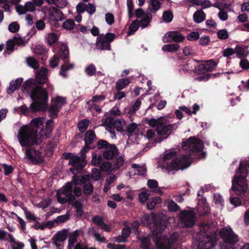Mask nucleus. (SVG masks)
Segmentation results:
<instances>
[{
    "label": "nucleus",
    "instance_id": "55",
    "mask_svg": "<svg viewBox=\"0 0 249 249\" xmlns=\"http://www.w3.org/2000/svg\"><path fill=\"white\" fill-rule=\"evenodd\" d=\"M199 34L198 32H193L188 34L187 36V38L189 41H194L198 39Z\"/></svg>",
    "mask_w": 249,
    "mask_h": 249
},
{
    "label": "nucleus",
    "instance_id": "64",
    "mask_svg": "<svg viewBox=\"0 0 249 249\" xmlns=\"http://www.w3.org/2000/svg\"><path fill=\"white\" fill-rule=\"evenodd\" d=\"M16 10L19 15L24 14L27 12L25 8V5H17L16 6Z\"/></svg>",
    "mask_w": 249,
    "mask_h": 249
},
{
    "label": "nucleus",
    "instance_id": "54",
    "mask_svg": "<svg viewBox=\"0 0 249 249\" xmlns=\"http://www.w3.org/2000/svg\"><path fill=\"white\" fill-rule=\"evenodd\" d=\"M150 194L148 191L142 192L139 194V199L140 202L144 203L148 199Z\"/></svg>",
    "mask_w": 249,
    "mask_h": 249
},
{
    "label": "nucleus",
    "instance_id": "44",
    "mask_svg": "<svg viewBox=\"0 0 249 249\" xmlns=\"http://www.w3.org/2000/svg\"><path fill=\"white\" fill-rule=\"evenodd\" d=\"M124 165V160L122 156L118 157L113 164L114 170H116L121 167H123Z\"/></svg>",
    "mask_w": 249,
    "mask_h": 249
},
{
    "label": "nucleus",
    "instance_id": "15",
    "mask_svg": "<svg viewBox=\"0 0 249 249\" xmlns=\"http://www.w3.org/2000/svg\"><path fill=\"white\" fill-rule=\"evenodd\" d=\"M185 37L178 31H172L167 32L163 36L162 41L164 43L175 42H182Z\"/></svg>",
    "mask_w": 249,
    "mask_h": 249
},
{
    "label": "nucleus",
    "instance_id": "57",
    "mask_svg": "<svg viewBox=\"0 0 249 249\" xmlns=\"http://www.w3.org/2000/svg\"><path fill=\"white\" fill-rule=\"evenodd\" d=\"M19 29V26L16 22L11 23L8 26V30L10 32L16 33Z\"/></svg>",
    "mask_w": 249,
    "mask_h": 249
},
{
    "label": "nucleus",
    "instance_id": "16",
    "mask_svg": "<svg viewBox=\"0 0 249 249\" xmlns=\"http://www.w3.org/2000/svg\"><path fill=\"white\" fill-rule=\"evenodd\" d=\"M69 55L68 48L66 45H62L58 51V55H54V56L50 60V64L52 68L56 67L59 61L60 56L62 59H66Z\"/></svg>",
    "mask_w": 249,
    "mask_h": 249
},
{
    "label": "nucleus",
    "instance_id": "39",
    "mask_svg": "<svg viewBox=\"0 0 249 249\" xmlns=\"http://www.w3.org/2000/svg\"><path fill=\"white\" fill-rule=\"evenodd\" d=\"M114 127L118 131H124L126 127V124L124 120L118 119L113 123Z\"/></svg>",
    "mask_w": 249,
    "mask_h": 249
},
{
    "label": "nucleus",
    "instance_id": "24",
    "mask_svg": "<svg viewBox=\"0 0 249 249\" xmlns=\"http://www.w3.org/2000/svg\"><path fill=\"white\" fill-rule=\"evenodd\" d=\"M96 44V48L98 49L102 50H110V45L108 43V42L106 40L105 37H104V36L103 35L100 36L99 37L97 38Z\"/></svg>",
    "mask_w": 249,
    "mask_h": 249
},
{
    "label": "nucleus",
    "instance_id": "28",
    "mask_svg": "<svg viewBox=\"0 0 249 249\" xmlns=\"http://www.w3.org/2000/svg\"><path fill=\"white\" fill-rule=\"evenodd\" d=\"M74 67V64L73 63L65 62L64 64L61 66L59 72L60 75L63 77H66L67 71L72 70Z\"/></svg>",
    "mask_w": 249,
    "mask_h": 249
},
{
    "label": "nucleus",
    "instance_id": "60",
    "mask_svg": "<svg viewBox=\"0 0 249 249\" xmlns=\"http://www.w3.org/2000/svg\"><path fill=\"white\" fill-rule=\"evenodd\" d=\"M147 184L151 189L155 190L158 188V183L154 179H149L147 181Z\"/></svg>",
    "mask_w": 249,
    "mask_h": 249
},
{
    "label": "nucleus",
    "instance_id": "21",
    "mask_svg": "<svg viewBox=\"0 0 249 249\" xmlns=\"http://www.w3.org/2000/svg\"><path fill=\"white\" fill-rule=\"evenodd\" d=\"M118 153L116 147L113 144H110L103 152V158L106 160H111Z\"/></svg>",
    "mask_w": 249,
    "mask_h": 249
},
{
    "label": "nucleus",
    "instance_id": "37",
    "mask_svg": "<svg viewBox=\"0 0 249 249\" xmlns=\"http://www.w3.org/2000/svg\"><path fill=\"white\" fill-rule=\"evenodd\" d=\"M179 45L178 43H173L164 45L162 47V50L164 52H174L178 51Z\"/></svg>",
    "mask_w": 249,
    "mask_h": 249
},
{
    "label": "nucleus",
    "instance_id": "26",
    "mask_svg": "<svg viewBox=\"0 0 249 249\" xmlns=\"http://www.w3.org/2000/svg\"><path fill=\"white\" fill-rule=\"evenodd\" d=\"M67 235L66 232L63 231H60L57 232L53 237V244L58 247L59 245L58 242H62L66 239Z\"/></svg>",
    "mask_w": 249,
    "mask_h": 249
},
{
    "label": "nucleus",
    "instance_id": "4",
    "mask_svg": "<svg viewBox=\"0 0 249 249\" xmlns=\"http://www.w3.org/2000/svg\"><path fill=\"white\" fill-rule=\"evenodd\" d=\"M216 231L214 223L211 226L203 224L201 225L200 231L196 237L199 249H211L216 244L217 239L215 234Z\"/></svg>",
    "mask_w": 249,
    "mask_h": 249
},
{
    "label": "nucleus",
    "instance_id": "11",
    "mask_svg": "<svg viewBox=\"0 0 249 249\" xmlns=\"http://www.w3.org/2000/svg\"><path fill=\"white\" fill-rule=\"evenodd\" d=\"M178 233H174L168 238L166 236L158 237L155 240V244L158 249H172V244L173 242L178 240Z\"/></svg>",
    "mask_w": 249,
    "mask_h": 249
},
{
    "label": "nucleus",
    "instance_id": "42",
    "mask_svg": "<svg viewBox=\"0 0 249 249\" xmlns=\"http://www.w3.org/2000/svg\"><path fill=\"white\" fill-rule=\"evenodd\" d=\"M139 26H140L139 24V21L138 20H134L131 24H130L129 28V31L128 32V34L129 35H131L134 34L139 28Z\"/></svg>",
    "mask_w": 249,
    "mask_h": 249
},
{
    "label": "nucleus",
    "instance_id": "10",
    "mask_svg": "<svg viewBox=\"0 0 249 249\" xmlns=\"http://www.w3.org/2000/svg\"><path fill=\"white\" fill-rule=\"evenodd\" d=\"M67 158L69 159V164L73 166L70 170L74 174L80 172L86 164L85 156L84 155L80 158L71 153H68Z\"/></svg>",
    "mask_w": 249,
    "mask_h": 249
},
{
    "label": "nucleus",
    "instance_id": "31",
    "mask_svg": "<svg viewBox=\"0 0 249 249\" xmlns=\"http://www.w3.org/2000/svg\"><path fill=\"white\" fill-rule=\"evenodd\" d=\"M59 35L55 33L52 32L47 34L45 37L46 42L49 45H52L57 42L58 40Z\"/></svg>",
    "mask_w": 249,
    "mask_h": 249
},
{
    "label": "nucleus",
    "instance_id": "51",
    "mask_svg": "<svg viewBox=\"0 0 249 249\" xmlns=\"http://www.w3.org/2000/svg\"><path fill=\"white\" fill-rule=\"evenodd\" d=\"M217 36L218 38L221 40L227 39L229 36V33L226 29H222L218 31Z\"/></svg>",
    "mask_w": 249,
    "mask_h": 249
},
{
    "label": "nucleus",
    "instance_id": "2",
    "mask_svg": "<svg viewBox=\"0 0 249 249\" xmlns=\"http://www.w3.org/2000/svg\"><path fill=\"white\" fill-rule=\"evenodd\" d=\"M43 124V119H34L29 125H24L18 131L17 139L22 146H29L37 144L41 141V138L37 134L36 128H40Z\"/></svg>",
    "mask_w": 249,
    "mask_h": 249
},
{
    "label": "nucleus",
    "instance_id": "3",
    "mask_svg": "<svg viewBox=\"0 0 249 249\" xmlns=\"http://www.w3.org/2000/svg\"><path fill=\"white\" fill-rule=\"evenodd\" d=\"M249 173V159L242 160L240 162L238 170L232 179L231 190L236 195L245 194L249 190V186L246 179Z\"/></svg>",
    "mask_w": 249,
    "mask_h": 249
},
{
    "label": "nucleus",
    "instance_id": "8",
    "mask_svg": "<svg viewBox=\"0 0 249 249\" xmlns=\"http://www.w3.org/2000/svg\"><path fill=\"white\" fill-rule=\"evenodd\" d=\"M141 222L144 226L150 225L153 222L154 225L153 227L150 226V228L154 235H157L159 232H161L165 229L167 225L165 219L157 222L156 221V216L154 214L151 215L144 214L142 218Z\"/></svg>",
    "mask_w": 249,
    "mask_h": 249
},
{
    "label": "nucleus",
    "instance_id": "13",
    "mask_svg": "<svg viewBox=\"0 0 249 249\" xmlns=\"http://www.w3.org/2000/svg\"><path fill=\"white\" fill-rule=\"evenodd\" d=\"M90 177L89 175L83 176L80 178L74 175L73 177L72 180L76 185L84 184V192L86 195H89L92 193L93 190V187L90 183Z\"/></svg>",
    "mask_w": 249,
    "mask_h": 249
},
{
    "label": "nucleus",
    "instance_id": "18",
    "mask_svg": "<svg viewBox=\"0 0 249 249\" xmlns=\"http://www.w3.org/2000/svg\"><path fill=\"white\" fill-rule=\"evenodd\" d=\"M181 221L186 227H192L195 222V216L192 211H182L180 213Z\"/></svg>",
    "mask_w": 249,
    "mask_h": 249
},
{
    "label": "nucleus",
    "instance_id": "52",
    "mask_svg": "<svg viewBox=\"0 0 249 249\" xmlns=\"http://www.w3.org/2000/svg\"><path fill=\"white\" fill-rule=\"evenodd\" d=\"M71 204H72L73 206L75 208V209L76 210V212L77 213V214L79 215H81L83 213V211H82L83 205H82V204L80 202L77 201V200H76L75 201H74V200H73Z\"/></svg>",
    "mask_w": 249,
    "mask_h": 249
},
{
    "label": "nucleus",
    "instance_id": "62",
    "mask_svg": "<svg viewBox=\"0 0 249 249\" xmlns=\"http://www.w3.org/2000/svg\"><path fill=\"white\" fill-rule=\"evenodd\" d=\"M14 41H15V43L16 45L19 46H24L25 44V42L24 41V39H23L21 37H18L15 36L13 38Z\"/></svg>",
    "mask_w": 249,
    "mask_h": 249
},
{
    "label": "nucleus",
    "instance_id": "46",
    "mask_svg": "<svg viewBox=\"0 0 249 249\" xmlns=\"http://www.w3.org/2000/svg\"><path fill=\"white\" fill-rule=\"evenodd\" d=\"M62 26L67 30H71L74 28L75 23L72 19H68L63 22Z\"/></svg>",
    "mask_w": 249,
    "mask_h": 249
},
{
    "label": "nucleus",
    "instance_id": "58",
    "mask_svg": "<svg viewBox=\"0 0 249 249\" xmlns=\"http://www.w3.org/2000/svg\"><path fill=\"white\" fill-rule=\"evenodd\" d=\"M95 67L93 64L89 65L85 70L86 74L89 76L93 75L95 73Z\"/></svg>",
    "mask_w": 249,
    "mask_h": 249
},
{
    "label": "nucleus",
    "instance_id": "6",
    "mask_svg": "<svg viewBox=\"0 0 249 249\" xmlns=\"http://www.w3.org/2000/svg\"><path fill=\"white\" fill-rule=\"evenodd\" d=\"M223 243L220 244V249H235L239 239L238 236L229 226L222 228L219 232Z\"/></svg>",
    "mask_w": 249,
    "mask_h": 249
},
{
    "label": "nucleus",
    "instance_id": "56",
    "mask_svg": "<svg viewBox=\"0 0 249 249\" xmlns=\"http://www.w3.org/2000/svg\"><path fill=\"white\" fill-rule=\"evenodd\" d=\"M91 178L94 180H98L101 178V172L99 170L94 168L92 171Z\"/></svg>",
    "mask_w": 249,
    "mask_h": 249
},
{
    "label": "nucleus",
    "instance_id": "53",
    "mask_svg": "<svg viewBox=\"0 0 249 249\" xmlns=\"http://www.w3.org/2000/svg\"><path fill=\"white\" fill-rule=\"evenodd\" d=\"M89 121L85 119L81 121L78 124V128L81 132H84L89 124Z\"/></svg>",
    "mask_w": 249,
    "mask_h": 249
},
{
    "label": "nucleus",
    "instance_id": "5",
    "mask_svg": "<svg viewBox=\"0 0 249 249\" xmlns=\"http://www.w3.org/2000/svg\"><path fill=\"white\" fill-rule=\"evenodd\" d=\"M175 155L176 152L173 151L165 154L163 157L162 168L169 172L174 170H183L190 166L191 160L188 155L184 156L179 159L175 160Z\"/></svg>",
    "mask_w": 249,
    "mask_h": 249
},
{
    "label": "nucleus",
    "instance_id": "48",
    "mask_svg": "<svg viewBox=\"0 0 249 249\" xmlns=\"http://www.w3.org/2000/svg\"><path fill=\"white\" fill-rule=\"evenodd\" d=\"M100 168L104 171H115L113 165L109 162H103Z\"/></svg>",
    "mask_w": 249,
    "mask_h": 249
},
{
    "label": "nucleus",
    "instance_id": "40",
    "mask_svg": "<svg viewBox=\"0 0 249 249\" xmlns=\"http://www.w3.org/2000/svg\"><path fill=\"white\" fill-rule=\"evenodd\" d=\"M130 83L129 78H126L119 80L116 84V88L118 89H124Z\"/></svg>",
    "mask_w": 249,
    "mask_h": 249
},
{
    "label": "nucleus",
    "instance_id": "50",
    "mask_svg": "<svg viewBox=\"0 0 249 249\" xmlns=\"http://www.w3.org/2000/svg\"><path fill=\"white\" fill-rule=\"evenodd\" d=\"M166 204L170 211L176 212L179 208L178 205L172 200L167 201Z\"/></svg>",
    "mask_w": 249,
    "mask_h": 249
},
{
    "label": "nucleus",
    "instance_id": "45",
    "mask_svg": "<svg viewBox=\"0 0 249 249\" xmlns=\"http://www.w3.org/2000/svg\"><path fill=\"white\" fill-rule=\"evenodd\" d=\"M213 202L218 207L221 208L223 206V199L222 196L219 194H215L213 195Z\"/></svg>",
    "mask_w": 249,
    "mask_h": 249
},
{
    "label": "nucleus",
    "instance_id": "35",
    "mask_svg": "<svg viewBox=\"0 0 249 249\" xmlns=\"http://www.w3.org/2000/svg\"><path fill=\"white\" fill-rule=\"evenodd\" d=\"M160 3L157 0H150L148 8L149 13H155L160 7Z\"/></svg>",
    "mask_w": 249,
    "mask_h": 249
},
{
    "label": "nucleus",
    "instance_id": "14",
    "mask_svg": "<svg viewBox=\"0 0 249 249\" xmlns=\"http://www.w3.org/2000/svg\"><path fill=\"white\" fill-rule=\"evenodd\" d=\"M65 103V99L61 96H56L52 99V105L49 109L50 117L55 118L57 116L59 110Z\"/></svg>",
    "mask_w": 249,
    "mask_h": 249
},
{
    "label": "nucleus",
    "instance_id": "47",
    "mask_svg": "<svg viewBox=\"0 0 249 249\" xmlns=\"http://www.w3.org/2000/svg\"><path fill=\"white\" fill-rule=\"evenodd\" d=\"M163 20L165 22L169 23L170 22L173 18V13L169 11H166L163 12L162 16Z\"/></svg>",
    "mask_w": 249,
    "mask_h": 249
},
{
    "label": "nucleus",
    "instance_id": "36",
    "mask_svg": "<svg viewBox=\"0 0 249 249\" xmlns=\"http://www.w3.org/2000/svg\"><path fill=\"white\" fill-rule=\"evenodd\" d=\"M248 46L244 47L240 46H236L235 48V53L239 56H247L249 54V51L248 50Z\"/></svg>",
    "mask_w": 249,
    "mask_h": 249
},
{
    "label": "nucleus",
    "instance_id": "20",
    "mask_svg": "<svg viewBox=\"0 0 249 249\" xmlns=\"http://www.w3.org/2000/svg\"><path fill=\"white\" fill-rule=\"evenodd\" d=\"M78 235V231H75L71 234L69 239L68 249H87L85 246L79 243L76 244Z\"/></svg>",
    "mask_w": 249,
    "mask_h": 249
},
{
    "label": "nucleus",
    "instance_id": "30",
    "mask_svg": "<svg viewBox=\"0 0 249 249\" xmlns=\"http://www.w3.org/2000/svg\"><path fill=\"white\" fill-rule=\"evenodd\" d=\"M197 210L200 216H203L209 212V207L205 200H201L199 201Z\"/></svg>",
    "mask_w": 249,
    "mask_h": 249
},
{
    "label": "nucleus",
    "instance_id": "25",
    "mask_svg": "<svg viewBox=\"0 0 249 249\" xmlns=\"http://www.w3.org/2000/svg\"><path fill=\"white\" fill-rule=\"evenodd\" d=\"M53 124L54 123L52 120H49L47 122L45 129H42L40 132L39 135L41 137H48L50 136L53 127Z\"/></svg>",
    "mask_w": 249,
    "mask_h": 249
},
{
    "label": "nucleus",
    "instance_id": "61",
    "mask_svg": "<svg viewBox=\"0 0 249 249\" xmlns=\"http://www.w3.org/2000/svg\"><path fill=\"white\" fill-rule=\"evenodd\" d=\"M105 19L109 25H112L114 22V17L112 14L107 13L105 16Z\"/></svg>",
    "mask_w": 249,
    "mask_h": 249
},
{
    "label": "nucleus",
    "instance_id": "27",
    "mask_svg": "<svg viewBox=\"0 0 249 249\" xmlns=\"http://www.w3.org/2000/svg\"><path fill=\"white\" fill-rule=\"evenodd\" d=\"M23 82V79L18 78L15 81H12L10 82L9 86L7 89V92L8 94L12 93L18 88L19 87Z\"/></svg>",
    "mask_w": 249,
    "mask_h": 249
},
{
    "label": "nucleus",
    "instance_id": "49",
    "mask_svg": "<svg viewBox=\"0 0 249 249\" xmlns=\"http://www.w3.org/2000/svg\"><path fill=\"white\" fill-rule=\"evenodd\" d=\"M102 157L101 155L97 154L95 153L92 154L91 163L94 166L98 165L101 162Z\"/></svg>",
    "mask_w": 249,
    "mask_h": 249
},
{
    "label": "nucleus",
    "instance_id": "17",
    "mask_svg": "<svg viewBox=\"0 0 249 249\" xmlns=\"http://www.w3.org/2000/svg\"><path fill=\"white\" fill-rule=\"evenodd\" d=\"M25 155L26 158L32 163L37 164L43 161V157L41 153L33 148L27 150Z\"/></svg>",
    "mask_w": 249,
    "mask_h": 249
},
{
    "label": "nucleus",
    "instance_id": "63",
    "mask_svg": "<svg viewBox=\"0 0 249 249\" xmlns=\"http://www.w3.org/2000/svg\"><path fill=\"white\" fill-rule=\"evenodd\" d=\"M218 18L222 21H225L228 19V15L227 13L222 9H220L218 13Z\"/></svg>",
    "mask_w": 249,
    "mask_h": 249
},
{
    "label": "nucleus",
    "instance_id": "22",
    "mask_svg": "<svg viewBox=\"0 0 249 249\" xmlns=\"http://www.w3.org/2000/svg\"><path fill=\"white\" fill-rule=\"evenodd\" d=\"M216 66V63L213 60H209L200 64L197 66L198 70L203 72L205 71H212Z\"/></svg>",
    "mask_w": 249,
    "mask_h": 249
},
{
    "label": "nucleus",
    "instance_id": "33",
    "mask_svg": "<svg viewBox=\"0 0 249 249\" xmlns=\"http://www.w3.org/2000/svg\"><path fill=\"white\" fill-rule=\"evenodd\" d=\"M9 241L11 244L13 249H22L24 246L23 243L16 241L12 234H7Z\"/></svg>",
    "mask_w": 249,
    "mask_h": 249
},
{
    "label": "nucleus",
    "instance_id": "1",
    "mask_svg": "<svg viewBox=\"0 0 249 249\" xmlns=\"http://www.w3.org/2000/svg\"><path fill=\"white\" fill-rule=\"evenodd\" d=\"M48 70L41 68L36 73V80L31 79L25 81L23 86L28 90H31V96L34 102L30 106V109L36 111L44 109L47 105L48 94L46 91L40 86H37L36 81L39 84H43L47 80Z\"/></svg>",
    "mask_w": 249,
    "mask_h": 249
},
{
    "label": "nucleus",
    "instance_id": "41",
    "mask_svg": "<svg viewBox=\"0 0 249 249\" xmlns=\"http://www.w3.org/2000/svg\"><path fill=\"white\" fill-rule=\"evenodd\" d=\"M161 201V199L159 197H155L148 200L147 207L149 209H153L157 204L160 203Z\"/></svg>",
    "mask_w": 249,
    "mask_h": 249
},
{
    "label": "nucleus",
    "instance_id": "38",
    "mask_svg": "<svg viewBox=\"0 0 249 249\" xmlns=\"http://www.w3.org/2000/svg\"><path fill=\"white\" fill-rule=\"evenodd\" d=\"M130 232L131 230L129 227L124 228L122 231V236L118 237L117 241L119 243L125 242L126 238L129 236Z\"/></svg>",
    "mask_w": 249,
    "mask_h": 249
},
{
    "label": "nucleus",
    "instance_id": "9",
    "mask_svg": "<svg viewBox=\"0 0 249 249\" xmlns=\"http://www.w3.org/2000/svg\"><path fill=\"white\" fill-rule=\"evenodd\" d=\"M72 184L68 182L61 189L57 191V201L61 204L68 202L72 203L74 200V197L72 193Z\"/></svg>",
    "mask_w": 249,
    "mask_h": 249
},
{
    "label": "nucleus",
    "instance_id": "59",
    "mask_svg": "<svg viewBox=\"0 0 249 249\" xmlns=\"http://www.w3.org/2000/svg\"><path fill=\"white\" fill-rule=\"evenodd\" d=\"M54 4L60 8H63L67 5L68 1L67 0H55Z\"/></svg>",
    "mask_w": 249,
    "mask_h": 249
},
{
    "label": "nucleus",
    "instance_id": "43",
    "mask_svg": "<svg viewBox=\"0 0 249 249\" xmlns=\"http://www.w3.org/2000/svg\"><path fill=\"white\" fill-rule=\"evenodd\" d=\"M26 62L28 65L34 69H36L39 67V63L33 57H29L26 58Z\"/></svg>",
    "mask_w": 249,
    "mask_h": 249
},
{
    "label": "nucleus",
    "instance_id": "19",
    "mask_svg": "<svg viewBox=\"0 0 249 249\" xmlns=\"http://www.w3.org/2000/svg\"><path fill=\"white\" fill-rule=\"evenodd\" d=\"M43 11L49 15V18L52 20L59 21L63 19L62 12L53 6H50L48 8H44Z\"/></svg>",
    "mask_w": 249,
    "mask_h": 249
},
{
    "label": "nucleus",
    "instance_id": "23",
    "mask_svg": "<svg viewBox=\"0 0 249 249\" xmlns=\"http://www.w3.org/2000/svg\"><path fill=\"white\" fill-rule=\"evenodd\" d=\"M95 139V135L93 131L89 130L88 131L85 136V141L86 145L81 150V153H86L89 149V147L88 146V144L92 143Z\"/></svg>",
    "mask_w": 249,
    "mask_h": 249
},
{
    "label": "nucleus",
    "instance_id": "29",
    "mask_svg": "<svg viewBox=\"0 0 249 249\" xmlns=\"http://www.w3.org/2000/svg\"><path fill=\"white\" fill-rule=\"evenodd\" d=\"M132 171L131 173L134 172V174H138L139 175H143L146 171L145 166L144 165H139L136 163H133L131 165Z\"/></svg>",
    "mask_w": 249,
    "mask_h": 249
},
{
    "label": "nucleus",
    "instance_id": "32",
    "mask_svg": "<svg viewBox=\"0 0 249 249\" xmlns=\"http://www.w3.org/2000/svg\"><path fill=\"white\" fill-rule=\"evenodd\" d=\"M206 18L205 13L201 10H199L195 12L193 15V19L196 23H201Z\"/></svg>",
    "mask_w": 249,
    "mask_h": 249
},
{
    "label": "nucleus",
    "instance_id": "12",
    "mask_svg": "<svg viewBox=\"0 0 249 249\" xmlns=\"http://www.w3.org/2000/svg\"><path fill=\"white\" fill-rule=\"evenodd\" d=\"M182 148L184 150L199 152L203 148V143L196 137H190L183 142Z\"/></svg>",
    "mask_w": 249,
    "mask_h": 249
},
{
    "label": "nucleus",
    "instance_id": "7",
    "mask_svg": "<svg viewBox=\"0 0 249 249\" xmlns=\"http://www.w3.org/2000/svg\"><path fill=\"white\" fill-rule=\"evenodd\" d=\"M147 124L151 127H157L156 131L158 134L166 138L173 129L177 128L176 124H168L167 119L165 117H160L157 119L151 118L147 120Z\"/></svg>",
    "mask_w": 249,
    "mask_h": 249
},
{
    "label": "nucleus",
    "instance_id": "34",
    "mask_svg": "<svg viewBox=\"0 0 249 249\" xmlns=\"http://www.w3.org/2000/svg\"><path fill=\"white\" fill-rule=\"evenodd\" d=\"M151 19L152 15L151 13H149V12L145 13L141 19V21L139 22L140 26L142 28L146 27L149 25Z\"/></svg>",
    "mask_w": 249,
    "mask_h": 249
}]
</instances>
